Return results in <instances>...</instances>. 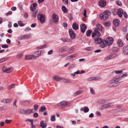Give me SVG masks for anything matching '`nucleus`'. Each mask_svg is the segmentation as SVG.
<instances>
[{"instance_id":"obj_59","label":"nucleus","mask_w":128,"mask_h":128,"mask_svg":"<svg viewBox=\"0 0 128 128\" xmlns=\"http://www.w3.org/2000/svg\"><path fill=\"white\" fill-rule=\"evenodd\" d=\"M116 3L118 5L120 6H121L122 5L121 2L118 0L116 1Z\"/></svg>"},{"instance_id":"obj_40","label":"nucleus","mask_w":128,"mask_h":128,"mask_svg":"<svg viewBox=\"0 0 128 128\" xmlns=\"http://www.w3.org/2000/svg\"><path fill=\"white\" fill-rule=\"evenodd\" d=\"M46 110V107L45 106H43L41 107L40 109V111L41 112H43L44 110Z\"/></svg>"},{"instance_id":"obj_1","label":"nucleus","mask_w":128,"mask_h":128,"mask_svg":"<svg viewBox=\"0 0 128 128\" xmlns=\"http://www.w3.org/2000/svg\"><path fill=\"white\" fill-rule=\"evenodd\" d=\"M120 80V78H115L110 80L108 82V86L112 88L120 84L119 81Z\"/></svg>"},{"instance_id":"obj_23","label":"nucleus","mask_w":128,"mask_h":128,"mask_svg":"<svg viewBox=\"0 0 128 128\" xmlns=\"http://www.w3.org/2000/svg\"><path fill=\"white\" fill-rule=\"evenodd\" d=\"M40 127L42 128H46L47 126V124L46 123H44V121L42 120L40 122Z\"/></svg>"},{"instance_id":"obj_41","label":"nucleus","mask_w":128,"mask_h":128,"mask_svg":"<svg viewBox=\"0 0 128 128\" xmlns=\"http://www.w3.org/2000/svg\"><path fill=\"white\" fill-rule=\"evenodd\" d=\"M20 113L22 114H26V110L23 109H21L19 110Z\"/></svg>"},{"instance_id":"obj_7","label":"nucleus","mask_w":128,"mask_h":128,"mask_svg":"<svg viewBox=\"0 0 128 128\" xmlns=\"http://www.w3.org/2000/svg\"><path fill=\"white\" fill-rule=\"evenodd\" d=\"M117 56V54H116L109 55L106 57L104 59V61H106L112 59Z\"/></svg>"},{"instance_id":"obj_42","label":"nucleus","mask_w":128,"mask_h":128,"mask_svg":"<svg viewBox=\"0 0 128 128\" xmlns=\"http://www.w3.org/2000/svg\"><path fill=\"white\" fill-rule=\"evenodd\" d=\"M76 65L75 64L72 63L69 66V68L70 69L73 68Z\"/></svg>"},{"instance_id":"obj_47","label":"nucleus","mask_w":128,"mask_h":128,"mask_svg":"<svg viewBox=\"0 0 128 128\" xmlns=\"http://www.w3.org/2000/svg\"><path fill=\"white\" fill-rule=\"evenodd\" d=\"M95 32L96 33V35L98 36H100L101 35V34L100 32L99 31L97 30V31H95Z\"/></svg>"},{"instance_id":"obj_38","label":"nucleus","mask_w":128,"mask_h":128,"mask_svg":"<svg viewBox=\"0 0 128 128\" xmlns=\"http://www.w3.org/2000/svg\"><path fill=\"white\" fill-rule=\"evenodd\" d=\"M92 32L91 30H88L86 32V34L88 36H90Z\"/></svg>"},{"instance_id":"obj_51","label":"nucleus","mask_w":128,"mask_h":128,"mask_svg":"<svg viewBox=\"0 0 128 128\" xmlns=\"http://www.w3.org/2000/svg\"><path fill=\"white\" fill-rule=\"evenodd\" d=\"M104 25L106 26H109L110 25V22H108L104 23Z\"/></svg>"},{"instance_id":"obj_14","label":"nucleus","mask_w":128,"mask_h":128,"mask_svg":"<svg viewBox=\"0 0 128 128\" xmlns=\"http://www.w3.org/2000/svg\"><path fill=\"white\" fill-rule=\"evenodd\" d=\"M123 13V11L122 9L119 8L118 9V15L119 17L120 18L122 17Z\"/></svg>"},{"instance_id":"obj_3","label":"nucleus","mask_w":128,"mask_h":128,"mask_svg":"<svg viewBox=\"0 0 128 128\" xmlns=\"http://www.w3.org/2000/svg\"><path fill=\"white\" fill-rule=\"evenodd\" d=\"M57 106L58 107H61V108L62 109L65 108L64 106L69 107L70 106V103L68 101H64L58 103Z\"/></svg>"},{"instance_id":"obj_24","label":"nucleus","mask_w":128,"mask_h":128,"mask_svg":"<svg viewBox=\"0 0 128 128\" xmlns=\"http://www.w3.org/2000/svg\"><path fill=\"white\" fill-rule=\"evenodd\" d=\"M113 24L116 26H118L120 23V22L118 20L116 19L113 20Z\"/></svg>"},{"instance_id":"obj_6","label":"nucleus","mask_w":128,"mask_h":128,"mask_svg":"<svg viewBox=\"0 0 128 128\" xmlns=\"http://www.w3.org/2000/svg\"><path fill=\"white\" fill-rule=\"evenodd\" d=\"M52 18L53 22L55 24L57 23L58 22V17L56 14H53L52 16Z\"/></svg>"},{"instance_id":"obj_10","label":"nucleus","mask_w":128,"mask_h":128,"mask_svg":"<svg viewBox=\"0 0 128 128\" xmlns=\"http://www.w3.org/2000/svg\"><path fill=\"white\" fill-rule=\"evenodd\" d=\"M107 44L110 46L113 43L114 39L111 37H108L106 39Z\"/></svg>"},{"instance_id":"obj_37","label":"nucleus","mask_w":128,"mask_h":128,"mask_svg":"<svg viewBox=\"0 0 128 128\" xmlns=\"http://www.w3.org/2000/svg\"><path fill=\"white\" fill-rule=\"evenodd\" d=\"M90 93L93 94H96L94 90L92 88H90Z\"/></svg>"},{"instance_id":"obj_34","label":"nucleus","mask_w":128,"mask_h":128,"mask_svg":"<svg viewBox=\"0 0 128 128\" xmlns=\"http://www.w3.org/2000/svg\"><path fill=\"white\" fill-rule=\"evenodd\" d=\"M82 92V90L78 91L73 94V95L74 96H76L81 93Z\"/></svg>"},{"instance_id":"obj_2","label":"nucleus","mask_w":128,"mask_h":128,"mask_svg":"<svg viewBox=\"0 0 128 128\" xmlns=\"http://www.w3.org/2000/svg\"><path fill=\"white\" fill-rule=\"evenodd\" d=\"M110 13V11L109 10H106L104 12L102 13L100 15V19L102 20H105L108 18Z\"/></svg>"},{"instance_id":"obj_50","label":"nucleus","mask_w":128,"mask_h":128,"mask_svg":"<svg viewBox=\"0 0 128 128\" xmlns=\"http://www.w3.org/2000/svg\"><path fill=\"white\" fill-rule=\"evenodd\" d=\"M15 86L14 84H12L10 85L8 88L9 89H11L12 88H14V87Z\"/></svg>"},{"instance_id":"obj_15","label":"nucleus","mask_w":128,"mask_h":128,"mask_svg":"<svg viewBox=\"0 0 128 128\" xmlns=\"http://www.w3.org/2000/svg\"><path fill=\"white\" fill-rule=\"evenodd\" d=\"M122 107V105H118L116 106L117 108L115 109L114 110H115L116 112H121L123 110V108H121Z\"/></svg>"},{"instance_id":"obj_53","label":"nucleus","mask_w":128,"mask_h":128,"mask_svg":"<svg viewBox=\"0 0 128 128\" xmlns=\"http://www.w3.org/2000/svg\"><path fill=\"white\" fill-rule=\"evenodd\" d=\"M92 48L91 47H88L86 48L85 50L87 51H90L92 50Z\"/></svg>"},{"instance_id":"obj_45","label":"nucleus","mask_w":128,"mask_h":128,"mask_svg":"<svg viewBox=\"0 0 128 128\" xmlns=\"http://www.w3.org/2000/svg\"><path fill=\"white\" fill-rule=\"evenodd\" d=\"M62 48L64 52L66 51L68 48V47L66 46H64Z\"/></svg>"},{"instance_id":"obj_22","label":"nucleus","mask_w":128,"mask_h":128,"mask_svg":"<svg viewBox=\"0 0 128 128\" xmlns=\"http://www.w3.org/2000/svg\"><path fill=\"white\" fill-rule=\"evenodd\" d=\"M123 52L125 54H128V46H124L123 48Z\"/></svg>"},{"instance_id":"obj_58","label":"nucleus","mask_w":128,"mask_h":128,"mask_svg":"<svg viewBox=\"0 0 128 128\" xmlns=\"http://www.w3.org/2000/svg\"><path fill=\"white\" fill-rule=\"evenodd\" d=\"M123 15L125 18H128V16L126 12H124L123 13Z\"/></svg>"},{"instance_id":"obj_26","label":"nucleus","mask_w":128,"mask_h":128,"mask_svg":"<svg viewBox=\"0 0 128 128\" xmlns=\"http://www.w3.org/2000/svg\"><path fill=\"white\" fill-rule=\"evenodd\" d=\"M41 52L40 50H38L35 52L34 53L35 54V55L34 56L35 57V59L36 58L39 56L41 54Z\"/></svg>"},{"instance_id":"obj_57","label":"nucleus","mask_w":128,"mask_h":128,"mask_svg":"<svg viewBox=\"0 0 128 128\" xmlns=\"http://www.w3.org/2000/svg\"><path fill=\"white\" fill-rule=\"evenodd\" d=\"M2 47L3 48H6L8 47V46L7 45L4 44L2 45Z\"/></svg>"},{"instance_id":"obj_52","label":"nucleus","mask_w":128,"mask_h":128,"mask_svg":"<svg viewBox=\"0 0 128 128\" xmlns=\"http://www.w3.org/2000/svg\"><path fill=\"white\" fill-rule=\"evenodd\" d=\"M6 58H4L0 60V63H2L7 60Z\"/></svg>"},{"instance_id":"obj_55","label":"nucleus","mask_w":128,"mask_h":128,"mask_svg":"<svg viewBox=\"0 0 128 128\" xmlns=\"http://www.w3.org/2000/svg\"><path fill=\"white\" fill-rule=\"evenodd\" d=\"M118 49L116 47H114L113 49V51L114 52H116L118 51Z\"/></svg>"},{"instance_id":"obj_60","label":"nucleus","mask_w":128,"mask_h":128,"mask_svg":"<svg viewBox=\"0 0 128 128\" xmlns=\"http://www.w3.org/2000/svg\"><path fill=\"white\" fill-rule=\"evenodd\" d=\"M53 52V50H51L48 51V54L49 55L52 54Z\"/></svg>"},{"instance_id":"obj_48","label":"nucleus","mask_w":128,"mask_h":128,"mask_svg":"<svg viewBox=\"0 0 128 128\" xmlns=\"http://www.w3.org/2000/svg\"><path fill=\"white\" fill-rule=\"evenodd\" d=\"M69 52L72 53L74 51V47H72L69 49Z\"/></svg>"},{"instance_id":"obj_54","label":"nucleus","mask_w":128,"mask_h":128,"mask_svg":"<svg viewBox=\"0 0 128 128\" xmlns=\"http://www.w3.org/2000/svg\"><path fill=\"white\" fill-rule=\"evenodd\" d=\"M87 80L88 81H90L93 80H94V77H91L88 78Z\"/></svg>"},{"instance_id":"obj_64","label":"nucleus","mask_w":128,"mask_h":128,"mask_svg":"<svg viewBox=\"0 0 128 128\" xmlns=\"http://www.w3.org/2000/svg\"><path fill=\"white\" fill-rule=\"evenodd\" d=\"M38 116V114L37 113H35L33 115V116L34 118H36Z\"/></svg>"},{"instance_id":"obj_4","label":"nucleus","mask_w":128,"mask_h":128,"mask_svg":"<svg viewBox=\"0 0 128 128\" xmlns=\"http://www.w3.org/2000/svg\"><path fill=\"white\" fill-rule=\"evenodd\" d=\"M114 105L113 102H109L108 103L104 104L102 105L99 108V109L100 110H102L104 109L112 107Z\"/></svg>"},{"instance_id":"obj_43","label":"nucleus","mask_w":128,"mask_h":128,"mask_svg":"<svg viewBox=\"0 0 128 128\" xmlns=\"http://www.w3.org/2000/svg\"><path fill=\"white\" fill-rule=\"evenodd\" d=\"M18 23L20 26H23L25 25V24H23L21 21H19L18 22Z\"/></svg>"},{"instance_id":"obj_13","label":"nucleus","mask_w":128,"mask_h":128,"mask_svg":"<svg viewBox=\"0 0 128 128\" xmlns=\"http://www.w3.org/2000/svg\"><path fill=\"white\" fill-rule=\"evenodd\" d=\"M80 29L81 32L84 33L86 29V26L84 24H82L80 25Z\"/></svg>"},{"instance_id":"obj_32","label":"nucleus","mask_w":128,"mask_h":128,"mask_svg":"<svg viewBox=\"0 0 128 128\" xmlns=\"http://www.w3.org/2000/svg\"><path fill=\"white\" fill-rule=\"evenodd\" d=\"M117 44L118 46L120 47H122L123 46V42L120 40H118Z\"/></svg>"},{"instance_id":"obj_39","label":"nucleus","mask_w":128,"mask_h":128,"mask_svg":"<svg viewBox=\"0 0 128 128\" xmlns=\"http://www.w3.org/2000/svg\"><path fill=\"white\" fill-rule=\"evenodd\" d=\"M84 112L86 113L89 111V109L88 107L87 106H84Z\"/></svg>"},{"instance_id":"obj_11","label":"nucleus","mask_w":128,"mask_h":128,"mask_svg":"<svg viewBox=\"0 0 128 128\" xmlns=\"http://www.w3.org/2000/svg\"><path fill=\"white\" fill-rule=\"evenodd\" d=\"M31 37L30 34H28L21 36L20 38V40H26V39L30 38Z\"/></svg>"},{"instance_id":"obj_9","label":"nucleus","mask_w":128,"mask_h":128,"mask_svg":"<svg viewBox=\"0 0 128 128\" xmlns=\"http://www.w3.org/2000/svg\"><path fill=\"white\" fill-rule=\"evenodd\" d=\"M2 70L4 72L6 73H10L13 70V69L12 68H6L5 66H3L2 68Z\"/></svg>"},{"instance_id":"obj_19","label":"nucleus","mask_w":128,"mask_h":128,"mask_svg":"<svg viewBox=\"0 0 128 128\" xmlns=\"http://www.w3.org/2000/svg\"><path fill=\"white\" fill-rule=\"evenodd\" d=\"M102 28L101 25L100 24H98L97 25V28L95 29L94 31H97V30L99 31L100 32H101L102 30Z\"/></svg>"},{"instance_id":"obj_8","label":"nucleus","mask_w":128,"mask_h":128,"mask_svg":"<svg viewBox=\"0 0 128 128\" xmlns=\"http://www.w3.org/2000/svg\"><path fill=\"white\" fill-rule=\"evenodd\" d=\"M68 32L71 38L72 39H74L76 38V35L73 30L72 29H70L69 30Z\"/></svg>"},{"instance_id":"obj_49","label":"nucleus","mask_w":128,"mask_h":128,"mask_svg":"<svg viewBox=\"0 0 128 128\" xmlns=\"http://www.w3.org/2000/svg\"><path fill=\"white\" fill-rule=\"evenodd\" d=\"M56 118L55 116H52L50 118V120L54 122Z\"/></svg>"},{"instance_id":"obj_31","label":"nucleus","mask_w":128,"mask_h":128,"mask_svg":"<svg viewBox=\"0 0 128 128\" xmlns=\"http://www.w3.org/2000/svg\"><path fill=\"white\" fill-rule=\"evenodd\" d=\"M61 40L64 42H70L71 41V40L70 39L67 38H62L61 39Z\"/></svg>"},{"instance_id":"obj_12","label":"nucleus","mask_w":128,"mask_h":128,"mask_svg":"<svg viewBox=\"0 0 128 128\" xmlns=\"http://www.w3.org/2000/svg\"><path fill=\"white\" fill-rule=\"evenodd\" d=\"M107 45L106 41L105 40H102L100 44V46L102 48H105Z\"/></svg>"},{"instance_id":"obj_35","label":"nucleus","mask_w":128,"mask_h":128,"mask_svg":"<svg viewBox=\"0 0 128 128\" xmlns=\"http://www.w3.org/2000/svg\"><path fill=\"white\" fill-rule=\"evenodd\" d=\"M46 44H45L40 46L36 48L37 50H40L43 48H45L46 47Z\"/></svg>"},{"instance_id":"obj_20","label":"nucleus","mask_w":128,"mask_h":128,"mask_svg":"<svg viewBox=\"0 0 128 128\" xmlns=\"http://www.w3.org/2000/svg\"><path fill=\"white\" fill-rule=\"evenodd\" d=\"M37 4L36 3H34L31 5L30 9L32 11H34L36 8Z\"/></svg>"},{"instance_id":"obj_17","label":"nucleus","mask_w":128,"mask_h":128,"mask_svg":"<svg viewBox=\"0 0 128 128\" xmlns=\"http://www.w3.org/2000/svg\"><path fill=\"white\" fill-rule=\"evenodd\" d=\"M25 59L26 60H34L35 59V57L34 55H30L26 56Z\"/></svg>"},{"instance_id":"obj_61","label":"nucleus","mask_w":128,"mask_h":128,"mask_svg":"<svg viewBox=\"0 0 128 128\" xmlns=\"http://www.w3.org/2000/svg\"><path fill=\"white\" fill-rule=\"evenodd\" d=\"M58 51L59 52H64L62 49V48H59L58 50Z\"/></svg>"},{"instance_id":"obj_46","label":"nucleus","mask_w":128,"mask_h":128,"mask_svg":"<svg viewBox=\"0 0 128 128\" xmlns=\"http://www.w3.org/2000/svg\"><path fill=\"white\" fill-rule=\"evenodd\" d=\"M12 120H8L6 119L5 120V122L6 124H9L12 122Z\"/></svg>"},{"instance_id":"obj_27","label":"nucleus","mask_w":128,"mask_h":128,"mask_svg":"<svg viewBox=\"0 0 128 128\" xmlns=\"http://www.w3.org/2000/svg\"><path fill=\"white\" fill-rule=\"evenodd\" d=\"M72 27L75 30H77L78 28V25L76 22H74L73 24L72 25Z\"/></svg>"},{"instance_id":"obj_29","label":"nucleus","mask_w":128,"mask_h":128,"mask_svg":"<svg viewBox=\"0 0 128 128\" xmlns=\"http://www.w3.org/2000/svg\"><path fill=\"white\" fill-rule=\"evenodd\" d=\"M60 80L62 81V82L64 83H68L70 82V81L69 80L62 78H61Z\"/></svg>"},{"instance_id":"obj_5","label":"nucleus","mask_w":128,"mask_h":128,"mask_svg":"<svg viewBox=\"0 0 128 128\" xmlns=\"http://www.w3.org/2000/svg\"><path fill=\"white\" fill-rule=\"evenodd\" d=\"M37 18L42 23H44L45 22V16L44 14H39L37 16Z\"/></svg>"},{"instance_id":"obj_21","label":"nucleus","mask_w":128,"mask_h":128,"mask_svg":"<svg viewBox=\"0 0 128 128\" xmlns=\"http://www.w3.org/2000/svg\"><path fill=\"white\" fill-rule=\"evenodd\" d=\"M11 100L9 98L4 99L1 100V102L4 104H8L11 101Z\"/></svg>"},{"instance_id":"obj_16","label":"nucleus","mask_w":128,"mask_h":128,"mask_svg":"<svg viewBox=\"0 0 128 128\" xmlns=\"http://www.w3.org/2000/svg\"><path fill=\"white\" fill-rule=\"evenodd\" d=\"M94 40L95 43L98 44H100L102 40L100 38L96 37L94 38Z\"/></svg>"},{"instance_id":"obj_30","label":"nucleus","mask_w":128,"mask_h":128,"mask_svg":"<svg viewBox=\"0 0 128 128\" xmlns=\"http://www.w3.org/2000/svg\"><path fill=\"white\" fill-rule=\"evenodd\" d=\"M61 8L63 12L66 13L68 12V10L67 8L65 6H62V7Z\"/></svg>"},{"instance_id":"obj_44","label":"nucleus","mask_w":128,"mask_h":128,"mask_svg":"<svg viewBox=\"0 0 128 128\" xmlns=\"http://www.w3.org/2000/svg\"><path fill=\"white\" fill-rule=\"evenodd\" d=\"M122 72V70H115L113 72H114L116 74H118L119 73H121Z\"/></svg>"},{"instance_id":"obj_18","label":"nucleus","mask_w":128,"mask_h":128,"mask_svg":"<svg viewBox=\"0 0 128 128\" xmlns=\"http://www.w3.org/2000/svg\"><path fill=\"white\" fill-rule=\"evenodd\" d=\"M106 2L104 0H101L99 2V4L102 7H104L106 5Z\"/></svg>"},{"instance_id":"obj_36","label":"nucleus","mask_w":128,"mask_h":128,"mask_svg":"<svg viewBox=\"0 0 128 128\" xmlns=\"http://www.w3.org/2000/svg\"><path fill=\"white\" fill-rule=\"evenodd\" d=\"M106 102V100H99L98 102V103L102 104L105 103Z\"/></svg>"},{"instance_id":"obj_28","label":"nucleus","mask_w":128,"mask_h":128,"mask_svg":"<svg viewBox=\"0 0 128 128\" xmlns=\"http://www.w3.org/2000/svg\"><path fill=\"white\" fill-rule=\"evenodd\" d=\"M77 54H74L71 55H70L67 56L66 58L67 60H69L71 58H74L76 56Z\"/></svg>"},{"instance_id":"obj_62","label":"nucleus","mask_w":128,"mask_h":128,"mask_svg":"<svg viewBox=\"0 0 128 128\" xmlns=\"http://www.w3.org/2000/svg\"><path fill=\"white\" fill-rule=\"evenodd\" d=\"M96 115L98 116H101V113H100V112L98 111L96 112Z\"/></svg>"},{"instance_id":"obj_56","label":"nucleus","mask_w":128,"mask_h":128,"mask_svg":"<svg viewBox=\"0 0 128 128\" xmlns=\"http://www.w3.org/2000/svg\"><path fill=\"white\" fill-rule=\"evenodd\" d=\"M68 16L69 17V18L70 20H71L72 19V17L71 14L70 13L69 14Z\"/></svg>"},{"instance_id":"obj_33","label":"nucleus","mask_w":128,"mask_h":128,"mask_svg":"<svg viewBox=\"0 0 128 128\" xmlns=\"http://www.w3.org/2000/svg\"><path fill=\"white\" fill-rule=\"evenodd\" d=\"M33 109H28L26 110V114H30L31 113H33Z\"/></svg>"},{"instance_id":"obj_63","label":"nucleus","mask_w":128,"mask_h":128,"mask_svg":"<svg viewBox=\"0 0 128 128\" xmlns=\"http://www.w3.org/2000/svg\"><path fill=\"white\" fill-rule=\"evenodd\" d=\"M34 109L36 111L38 108V105L37 104H35L34 106Z\"/></svg>"},{"instance_id":"obj_25","label":"nucleus","mask_w":128,"mask_h":128,"mask_svg":"<svg viewBox=\"0 0 128 128\" xmlns=\"http://www.w3.org/2000/svg\"><path fill=\"white\" fill-rule=\"evenodd\" d=\"M61 78H60L59 76L56 75L54 76L53 78V80L54 81H58L61 80Z\"/></svg>"}]
</instances>
